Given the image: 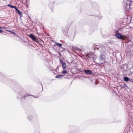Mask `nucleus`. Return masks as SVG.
Here are the masks:
<instances>
[{
    "instance_id": "f257e3e1",
    "label": "nucleus",
    "mask_w": 133,
    "mask_h": 133,
    "mask_svg": "<svg viewBox=\"0 0 133 133\" xmlns=\"http://www.w3.org/2000/svg\"><path fill=\"white\" fill-rule=\"evenodd\" d=\"M130 1L128 0H125V1L124 5L127 10H128L130 8Z\"/></svg>"
},
{
    "instance_id": "f03ea898",
    "label": "nucleus",
    "mask_w": 133,
    "mask_h": 133,
    "mask_svg": "<svg viewBox=\"0 0 133 133\" xmlns=\"http://www.w3.org/2000/svg\"><path fill=\"white\" fill-rule=\"evenodd\" d=\"M115 36L119 39L122 40H124L125 39V36L124 35H122L121 34L116 33L115 35Z\"/></svg>"
},
{
    "instance_id": "7ed1b4c3",
    "label": "nucleus",
    "mask_w": 133,
    "mask_h": 133,
    "mask_svg": "<svg viewBox=\"0 0 133 133\" xmlns=\"http://www.w3.org/2000/svg\"><path fill=\"white\" fill-rule=\"evenodd\" d=\"M99 58L100 60L102 61V62L100 64H103L105 61V57L104 55L102 54H101Z\"/></svg>"
},
{
    "instance_id": "20e7f679",
    "label": "nucleus",
    "mask_w": 133,
    "mask_h": 133,
    "mask_svg": "<svg viewBox=\"0 0 133 133\" xmlns=\"http://www.w3.org/2000/svg\"><path fill=\"white\" fill-rule=\"evenodd\" d=\"M126 29L123 26H121L118 29V31L122 34H124L126 31Z\"/></svg>"
},
{
    "instance_id": "39448f33",
    "label": "nucleus",
    "mask_w": 133,
    "mask_h": 133,
    "mask_svg": "<svg viewBox=\"0 0 133 133\" xmlns=\"http://www.w3.org/2000/svg\"><path fill=\"white\" fill-rule=\"evenodd\" d=\"M60 61L62 65V67L64 69H65L66 67V65L65 63L63 62L61 59H60Z\"/></svg>"
},
{
    "instance_id": "423d86ee",
    "label": "nucleus",
    "mask_w": 133,
    "mask_h": 133,
    "mask_svg": "<svg viewBox=\"0 0 133 133\" xmlns=\"http://www.w3.org/2000/svg\"><path fill=\"white\" fill-rule=\"evenodd\" d=\"M30 37L33 40L35 41L36 40V38L32 34H31L29 35Z\"/></svg>"
},
{
    "instance_id": "0eeeda50",
    "label": "nucleus",
    "mask_w": 133,
    "mask_h": 133,
    "mask_svg": "<svg viewBox=\"0 0 133 133\" xmlns=\"http://www.w3.org/2000/svg\"><path fill=\"white\" fill-rule=\"evenodd\" d=\"M85 74H91V70H86L84 71Z\"/></svg>"
},
{
    "instance_id": "6e6552de",
    "label": "nucleus",
    "mask_w": 133,
    "mask_h": 133,
    "mask_svg": "<svg viewBox=\"0 0 133 133\" xmlns=\"http://www.w3.org/2000/svg\"><path fill=\"white\" fill-rule=\"evenodd\" d=\"M16 10L17 11V13L19 14L21 16L22 15V13L19 10H18L17 8H16Z\"/></svg>"
},
{
    "instance_id": "1a4fd4ad",
    "label": "nucleus",
    "mask_w": 133,
    "mask_h": 133,
    "mask_svg": "<svg viewBox=\"0 0 133 133\" xmlns=\"http://www.w3.org/2000/svg\"><path fill=\"white\" fill-rule=\"evenodd\" d=\"M124 80L126 82L130 81V79L127 77H124Z\"/></svg>"
},
{
    "instance_id": "9d476101",
    "label": "nucleus",
    "mask_w": 133,
    "mask_h": 133,
    "mask_svg": "<svg viewBox=\"0 0 133 133\" xmlns=\"http://www.w3.org/2000/svg\"><path fill=\"white\" fill-rule=\"evenodd\" d=\"M63 76L64 75H58L56 76V77L58 78H61L63 77Z\"/></svg>"
},
{
    "instance_id": "9b49d317",
    "label": "nucleus",
    "mask_w": 133,
    "mask_h": 133,
    "mask_svg": "<svg viewBox=\"0 0 133 133\" xmlns=\"http://www.w3.org/2000/svg\"><path fill=\"white\" fill-rule=\"evenodd\" d=\"M55 43L57 46L59 47H61L62 45L61 44H60L58 43Z\"/></svg>"
},
{
    "instance_id": "f8f14e48",
    "label": "nucleus",
    "mask_w": 133,
    "mask_h": 133,
    "mask_svg": "<svg viewBox=\"0 0 133 133\" xmlns=\"http://www.w3.org/2000/svg\"><path fill=\"white\" fill-rule=\"evenodd\" d=\"M8 6H9L11 8H15V9H16V8L15 6H12V5H10V4H8Z\"/></svg>"
},
{
    "instance_id": "ddd939ff",
    "label": "nucleus",
    "mask_w": 133,
    "mask_h": 133,
    "mask_svg": "<svg viewBox=\"0 0 133 133\" xmlns=\"http://www.w3.org/2000/svg\"><path fill=\"white\" fill-rule=\"evenodd\" d=\"M67 72L65 70H64V71H63L62 72V73L65 74Z\"/></svg>"
},
{
    "instance_id": "4468645a",
    "label": "nucleus",
    "mask_w": 133,
    "mask_h": 133,
    "mask_svg": "<svg viewBox=\"0 0 133 133\" xmlns=\"http://www.w3.org/2000/svg\"><path fill=\"white\" fill-rule=\"evenodd\" d=\"M28 118L29 120H30L32 119V117L31 116H28Z\"/></svg>"
},
{
    "instance_id": "2eb2a0df",
    "label": "nucleus",
    "mask_w": 133,
    "mask_h": 133,
    "mask_svg": "<svg viewBox=\"0 0 133 133\" xmlns=\"http://www.w3.org/2000/svg\"><path fill=\"white\" fill-rule=\"evenodd\" d=\"M119 32V31H118V29L115 32L116 33H119L118 32Z\"/></svg>"
},
{
    "instance_id": "dca6fc26",
    "label": "nucleus",
    "mask_w": 133,
    "mask_h": 133,
    "mask_svg": "<svg viewBox=\"0 0 133 133\" xmlns=\"http://www.w3.org/2000/svg\"><path fill=\"white\" fill-rule=\"evenodd\" d=\"M0 32L1 33H2L3 32V31L1 30H0Z\"/></svg>"
},
{
    "instance_id": "f3484780",
    "label": "nucleus",
    "mask_w": 133,
    "mask_h": 133,
    "mask_svg": "<svg viewBox=\"0 0 133 133\" xmlns=\"http://www.w3.org/2000/svg\"><path fill=\"white\" fill-rule=\"evenodd\" d=\"M77 50L79 51H81V49L79 48H78V49H77Z\"/></svg>"
},
{
    "instance_id": "a211bd4d",
    "label": "nucleus",
    "mask_w": 133,
    "mask_h": 133,
    "mask_svg": "<svg viewBox=\"0 0 133 133\" xmlns=\"http://www.w3.org/2000/svg\"><path fill=\"white\" fill-rule=\"evenodd\" d=\"M93 60H94V62H96H96H95V59L94 58V59H93Z\"/></svg>"
},
{
    "instance_id": "6ab92c4d",
    "label": "nucleus",
    "mask_w": 133,
    "mask_h": 133,
    "mask_svg": "<svg viewBox=\"0 0 133 133\" xmlns=\"http://www.w3.org/2000/svg\"><path fill=\"white\" fill-rule=\"evenodd\" d=\"M33 96V97H34V96ZM37 97H35V98H37Z\"/></svg>"
},
{
    "instance_id": "aec40b11",
    "label": "nucleus",
    "mask_w": 133,
    "mask_h": 133,
    "mask_svg": "<svg viewBox=\"0 0 133 133\" xmlns=\"http://www.w3.org/2000/svg\"><path fill=\"white\" fill-rule=\"evenodd\" d=\"M130 81L132 82H133V81Z\"/></svg>"
},
{
    "instance_id": "412c9836",
    "label": "nucleus",
    "mask_w": 133,
    "mask_h": 133,
    "mask_svg": "<svg viewBox=\"0 0 133 133\" xmlns=\"http://www.w3.org/2000/svg\"><path fill=\"white\" fill-rule=\"evenodd\" d=\"M2 27H0V29H2Z\"/></svg>"
}]
</instances>
